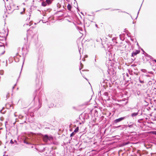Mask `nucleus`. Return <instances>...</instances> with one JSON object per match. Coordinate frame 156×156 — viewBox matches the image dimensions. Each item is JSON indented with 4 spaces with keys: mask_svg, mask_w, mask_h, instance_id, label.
I'll return each instance as SVG.
<instances>
[{
    "mask_svg": "<svg viewBox=\"0 0 156 156\" xmlns=\"http://www.w3.org/2000/svg\"><path fill=\"white\" fill-rule=\"evenodd\" d=\"M0 46L1 47V49L2 50V52H1V54H3L5 52V47L3 45V44H2L1 45H0Z\"/></svg>",
    "mask_w": 156,
    "mask_h": 156,
    "instance_id": "7ed1b4c3",
    "label": "nucleus"
},
{
    "mask_svg": "<svg viewBox=\"0 0 156 156\" xmlns=\"http://www.w3.org/2000/svg\"><path fill=\"white\" fill-rule=\"evenodd\" d=\"M73 135H74V133H72L71 134V135H70V136H72Z\"/></svg>",
    "mask_w": 156,
    "mask_h": 156,
    "instance_id": "ddd939ff",
    "label": "nucleus"
},
{
    "mask_svg": "<svg viewBox=\"0 0 156 156\" xmlns=\"http://www.w3.org/2000/svg\"><path fill=\"white\" fill-rule=\"evenodd\" d=\"M78 131V129H76L75 130L74 132H77Z\"/></svg>",
    "mask_w": 156,
    "mask_h": 156,
    "instance_id": "f8f14e48",
    "label": "nucleus"
},
{
    "mask_svg": "<svg viewBox=\"0 0 156 156\" xmlns=\"http://www.w3.org/2000/svg\"><path fill=\"white\" fill-rule=\"evenodd\" d=\"M154 61L156 62V60L154 59Z\"/></svg>",
    "mask_w": 156,
    "mask_h": 156,
    "instance_id": "2eb2a0df",
    "label": "nucleus"
},
{
    "mask_svg": "<svg viewBox=\"0 0 156 156\" xmlns=\"http://www.w3.org/2000/svg\"><path fill=\"white\" fill-rule=\"evenodd\" d=\"M52 139V137L51 136H48L47 135H45L43 136V140L44 142H47L48 140Z\"/></svg>",
    "mask_w": 156,
    "mask_h": 156,
    "instance_id": "f257e3e1",
    "label": "nucleus"
},
{
    "mask_svg": "<svg viewBox=\"0 0 156 156\" xmlns=\"http://www.w3.org/2000/svg\"><path fill=\"white\" fill-rule=\"evenodd\" d=\"M25 9H24V8L23 9V11H25Z\"/></svg>",
    "mask_w": 156,
    "mask_h": 156,
    "instance_id": "dca6fc26",
    "label": "nucleus"
},
{
    "mask_svg": "<svg viewBox=\"0 0 156 156\" xmlns=\"http://www.w3.org/2000/svg\"><path fill=\"white\" fill-rule=\"evenodd\" d=\"M140 83H144V82L143 81H141V80H140Z\"/></svg>",
    "mask_w": 156,
    "mask_h": 156,
    "instance_id": "9d476101",
    "label": "nucleus"
},
{
    "mask_svg": "<svg viewBox=\"0 0 156 156\" xmlns=\"http://www.w3.org/2000/svg\"><path fill=\"white\" fill-rule=\"evenodd\" d=\"M96 27H97V24H96Z\"/></svg>",
    "mask_w": 156,
    "mask_h": 156,
    "instance_id": "f3484780",
    "label": "nucleus"
},
{
    "mask_svg": "<svg viewBox=\"0 0 156 156\" xmlns=\"http://www.w3.org/2000/svg\"><path fill=\"white\" fill-rule=\"evenodd\" d=\"M128 126L130 128L132 127V125H128Z\"/></svg>",
    "mask_w": 156,
    "mask_h": 156,
    "instance_id": "9b49d317",
    "label": "nucleus"
},
{
    "mask_svg": "<svg viewBox=\"0 0 156 156\" xmlns=\"http://www.w3.org/2000/svg\"><path fill=\"white\" fill-rule=\"evenodd\" d=\"M48 4H50L51 3V0H46V2Z\"/></svg>",
    "mask_w": 156,
    "mask_h": 156,
    "instance_id": "6e6552de",
    "label": "nucleus"
},
{
    "mask_svg": "<svg viewBox=\"0 0 156 156\" xmlns=\"http://www.w3.org/2000/svg\"><path fill=\"white\" fill-rule=\"evenodd\" d=\"M47 3L45 2H43L42 3V5L44 6H45L47 5Z\"/></svg>",
    "mask_w": 156,
    "mask_h": 156,
    "instance_id": "0eeeda50",
    "label": "nucleus"
},
{
    "mask_svg": "<svg viewBox=\"0 0 156 156\" xmlns=\"http://www.w3.org/2000/svg\"><path fill=\"white\" fill-rule=\"evenodd\" d=\"M71 8V6L70 4H68L67 5V9L69 10H70Z\"/></svg>",
    "mask_w": 156,
    "mask_h": 156,
    "instance_id": "423d86ee",
    "label": "nucleus"
},
{
    "mask_svg": "<svg viewBox=\"0 0 156 156\" xmlns=\"http://www.w3.org/2000/svg\"><path fill=\"white\" fill-rule=\"evenodd\" d=\"M138 114V112H134L132 113L131 114V116L133 117H135Z\"/></svg>",
    "mask_w": 156,
    "mask_h": 156,
    "instance_id": "39448f33",
    "label": "nucleus"
},
{
    "mask_svg": "<svg viewBox=\"0 0 156 156\" xmlns=\"http://www.w3.org/2000/svg\"><path fill=\"white\" fill-rule=\"evenodd\" d=\"M152 133L153 134L156 135V131H153Z\"/></svg>",
    "mask_w": 156,
    "mask_h": 156,
    "instance_id": "1a4fd4ad",
    "label": "nucleus"
},
{
    "mask_svg": "<svg viewBox=\"0 0 156 156\" xmlns=\"http://www.w3.org/2000/svg\"><path fill=\"white\" fill-rule=\"evenodd\" d=\"M125 118H126L125 117L120 118L119 119H115V123L118 122L123 120V119H125Z\"/></svg>",
    "mask_w": 156,
    "mask_h": 156,
    "instance_id": "f03ea898",
    "label": "nucleus"
},
{
    "mask_svg": "<svg viewBox=\"0 0 156 156\" xmlns=\"http://www.w3.org/2000/svg\"><path fill=\"white\" fill-rule=\"evenodd\" d=\"M22 117V116H21V115H20L19 116V118H21Z\"/></svg>",
    "mask_w": 156,
    "mask_h": 156,
    "instance_id": "4468645a",
    "label": "nucleus"
},
{
    "mask_svg": "<svg viewBox=\"0 0 156 156\" xmlns=\"http://www.w3.org/2000/svg\"><path fill=\"white\" fill-rule=\"evenodd\" d=\"M140 53V51L138 50H136L135 51H134L132 53V56H134Z\"/></svg>",
    "mask_w": 156,
    "mask_h": 156,
    "instance_id": "20e7f679",
    "label": "nucleus"
}]
</instances>
